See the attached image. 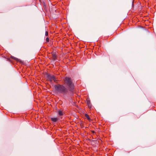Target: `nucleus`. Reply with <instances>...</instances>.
<instances>
[{"label":"nucleus","mask_w":156,"mask_h":156,"mask_svg":"<svg viewBox=\"0 0 156 156\" xmlns=\"http://www.w3.org/2000/svg\"><path fill=\"white\" fill-rule=\"evenodd\" d=\"M63 84H58L54 86L55 90L57 92L63 94H66L69 91L73 92L75 86L71 79H64L62 81Z\"/></svg>","instance_id":"obj_1"},{"label":"nucleus","mask_w":156,"mask_h":156,"mask_svg":"<svg viewBox=\"0 0 156 156\" xmlns=\"http://www.w3.org/2000/svg\"><path fill=\"white\" fill-rule=\"evenodd\" d=\"M47 78H56V76L52 75H50L49 73H45L44 76V77Z\"/></svg>","instance_id":"obj_2"},{"label":"nucleus","mask_w":156,"mask_h":156,"mask_svg":"<svg viewBox=\"0 0 156 156\" xmlns=\"http://www.w3.org/2000/svg\"><path fill=\"white\" fill-rule=\"evenodd\" d=\"M51 54L52 56V59L55 60L57 59V55L56 54L55 52H53L51 53Z\"/></svg>","instance_id":"obj_3"},{"label":"nucleus","mask_w":156,"mask_h":156,"mask_svg":"<svg viewBox=\"0 0 156 156\" xmlns=\"http://www.w3.org/2000/svg\"><path fill=\"white\" fill-rule=\"evenodd\" d=\"M58 113L59 116H62L63 115V112L62 110H58Z\"/></svg>","instance_id":"obj_4"},{"label":"nucleus","mask_w":156,"mask_h":156,"mask_svg":"<svg viewBox=\"0 0 156 156\" xmlns=\"http://www.w3.org/2000/svg\"><path fill=\"white\" fill-rule=\"evenodd\" d=\"M51 119L52 121L54 122H56L58 120V119L56 118H52Z\"/></svg>","instance_id":"obj_5"},{"label":"nucleus","mask_w":156,"mask_h":156,"mask_svg":"<svg viewBox=\"0 0 156 156\" xmlns=\"http://www.w3.org/2000/svg\"><path fill=\"white\" fill-rule=\"evenodd\" d=\"M49 79V80L50 81H52L53 80L55 82H56V81H57L56 79L54 78V79Z\"/></svg>","instance_id":"obj_6"},{"label":"nucleus","mask_w":156,"mask_h":156,"mask_svg":"<svg viewBox=\"0 0 156 156\" xmlns=\"http://www.w3.org/2000/svg\"><path fill=\"white\" fill-rule=\"evenodd\" d=\"M85 116L88 120H90V118L89 116L87 114H85Z\"/></svg>","instance_id":"obj_7"},{"label":"nucleus","mask_w":156,"mask_h":156,"mask_svg":"<svg viewBox=\"0 0 156 156\" xmlns=\"http://www.w3.org/2000/svg\"><path fill=\"white\" fill-rule=\"evenodd\" d=\"M46 41L47 42H49V39L48 37H47L46 39Z\"/></svg>","instance_id":"obj_8"},{"label":"nucleus","mask_w":156,"mask_h":156,"mask_svg":"<svg viewBox=\"0 0 156 156\" xmlns=\"http://www.w3.org/2000/svg\"><path fill=\"white\" fill-rule=\"evenodd\" d=\"M48 31H46L45 33V35L46 36H48Z\"/></svg>","instance_id":"obj_9"},{"label":"nucleus","mask_w":156,"mask_h":156,"mask_svg":"<svg viewBox=\"0 0 156 156\" xmlns=\"http://www.w3.org/2000/svg\"><path fill=\"white\" fill-rule=\"evenodd\" d=\"M12 58H13L14 59L16 60H18V58H15V57Z\"/></svg>","instance_id":"obj_10"}]
</instances>
